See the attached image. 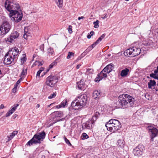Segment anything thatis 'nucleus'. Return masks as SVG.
<instances>
[{
  "mask_svg": "<svg viewBox=\"0 0 158 158\" xmlns=\"http://www.w3.org/2000/svg\"><path fill=\"white\" fill-rule=\"evenodd\" d=\"M5 6L10 12L9 16L12 21L18 23L22 20L23 15L19 4L12 0H6Z\"/></svg>",
  "mask_w": 158,
  "mask_h": 158,
  "instance_id": "f257e3e1",
  "label": "nucleus"
},
{
  "mask_svg": "<svg viewBox=\"0 0 158 158\" xmlns=\"http://www.w3.org/2000/svg\"><path fill=\"white\" fill-rule=\"evenodd\" d=\"M118 100L116 103L117 108H126L133 106L135 99L132 97L127 94L120 95Z\"/></svg>",
  "mask_w": 158,
  "mask_h": 158,
  "instance_id": "f03ea898",
  "label": "nucleus"
},
{
  "mask_svg": "<svg viewBox=\"0 0 158 158\" xmlns=\"http://www.w3.org/2000/svg\"><path fill=\"white\" fill-rule=\"evenodd\" d=\"M88 98L85 94H81L77 96L71 103L73 108L78 110L85 106L87 103Z\"/></svg>",
  "mask_w": 158,
  "mask_h": 158,
  "instance_id": "7ed1b4c3",
  "label": "nucleus"
},
{
  "mask_svg": "<svg viewBox=\"0 0 158 158\" xmlns=\"http://www.w3.org/2000/svg\"><path fill=\"white\" fill-rule=\"evenodd\" d=\"M45 136L46 134L44 131L36 134L27 143L26 145L31 146L33 143H40L41 141H43L44 139Z\"/></svg>",
  "mask_w": 158,
  "mask_h": 158,
  "instance_id": "20e7f679",
  "label": "nucleus"
},
{
  "mask_svg": "<svg viewBox=\"0 0 158 158\" xmlns=\"http://www.w3.org/2000/svg\"><path fill=\"white\" fill-rule=\"evenodd\" d=\"M10 28V24L9 23L7 20L6 19H3L0 26V35L6 34L9 31Z\"/></svg>",
  "mask_w": 158,
  "mask_h": 158,
  "instance_id": "39448f33",
  "label": "nucleus"
},
{
  "mask_svg": "<svg viewBox=\"0 0 158 158\" xmlns=\"http://www.w3.org/2000/svg\"><path fill=\"white\" fill-rule=\"evenodd\" d=\"M141 50L140 48L136 47H133L126 50L124 54L125 56L134 57L139 54Z\"/></svg>",
  "mask_w": 158,
  "mask_h": 158,
  "instance_id": "423d86ee",
  "label": "nucleus"
},
{
  "mask_svg": "<svg viewBox=\"0 0 158 158\" xmlns=\"http://www.w3.org/2000/svg\"><path fill=\"white\" fill-rule=\"evenodd\" d=\"M58 76H50L46 78V84L51 87H53L58 82Z\"/></svg>",
  "mask_w": 158,
  "mask_h": 158,
  "instance_id": "0eeeda50",
  "label": "nucleus"
},
{
  "mask_svg": "<svg viewBox=\"0 0 158 158\" xmlns=\"http://www.w3.org/2000/svg\"><path fill=\"white\" fill-rule=\"evenodd\" d=\"M145 150L144 146L142 144H139L133 150V153L135 156H139L143 154V150Z\"/></svg>",
  "mask_w": 158,
  "mask_h": 158,
  "instance_id": "6e6552de",
  "label": "nucleus"
},
{
  "mask_svg": "<svg viewBox=\"0 0 158 158\" xmlns=\"http://www.w3.org/2000/svg\"><path fill=\"white\" fill-rule=\"evenodd\" d=\"M148 128L150 135L151 140L153 141L154 138L158 135V130L156 128L151 126H148Z\"/></svg>",
  "mask_w": 158,
  "mask_h": 158,
  "instance_id": "1a4fd4ad",
  "label": "nucleus"
},
{
  "mask_svg": "<svg viewBox=\"0 0 158 158\" xmlns=\"http://www.w3.org/2000/svg\"><path fill=\"white\" fill-rule=\"evenodd\" d=\"M109 123H112L111 126L113 127V132H115L121 127V123L117 120L111 119L109 120Z\"/></svg>",
  "mask_w": 158,
  "mask_h": 158,
  "instance_id": "9d476101",
  "label": "nucleus"
},
{
  "mask_svg": "<svg viewBox=\"0 0 158 158\" xmlns=\"http://www.w3.org/2000/svg\"><path fill=\"white\" fill-rule=\"evenodd\" d=\"M107 73L103 69L98 74L97 77L94 80V81L95 82H98L103 78L106 77Z\"/></svg>",
  "mask_w": 158,
  "mask_h": 158,
  "instance_id": "9b49d317",
  "label": "nucleus"
},
{
  "mask_svg": "<svg viewBox=\"0 0 158 158\" xmlns=\"http://www.w3.org/2000/svg\"><path fill=\"white\" fill-rule=\"evenodd\" d=\"M19 34L16 31H14L11 34L10 36L7 38L6 41L11 42L15 39H17L19 36Z\"/></svg>",
  "mask_w": 158,
  "mask_h": 158,
  "instance_id": "f8f14e48",
  "label": "nucleus"
},
{
  "mask_svg": "<svg viewBox=\"0 0 158 158\" xmlns=\"http://www.w3.org/2000/svg\"><path fill=\"white\" fill-rule=\"evenodd\" d=\"M14 60L12 56L6 54L5 57L4 62L6 63V64L9 65Z\"/></svg>",
  "mask_w": 158,
  "mask_h": 158,
  "instance_id": "ddd939ff",
  "label": "nucleus"
},
{
  "mask_svg": "<svg viewBox=\"0 0 158 158\" xmlns=\"http://www.w3.org/2000/svg\"><path fill=\"white\" fill-rule=\"evenodd\" d=\"M100 114L98 112H96L94 115L93 116L91 119L90 120V122L91 127H92V125H94L95 122L96 121L97 119L99 117Z\"/></svg>",
  "mask_w": 158,
  "mask_h": 158,
  "instance_id": "4468645a",
  "label": "nucleus"
},
{
  "mask_svg": "<svg viewBox=\"0 0 158 158\" xmlns=\"http://www.w3.org/2000/svg\"><path fill=\"white\" fill-rule=\"evenodd\" d=\"M114 69V65L112 64H110L107 65L103 69L108 74L109 73L111 72Z\"/></svg>",
  "mask_w": 158,
  "mask_h": 158,
  "instance_id": "2eb2a0df",
  "label": "nucleus"
},
{
  "mask_svg": "<svg viewBox=\"0 0 158 158\" xmlns=\"http://www.w3.org/2000/svg\"><path fill=\"white\" fill-rule=\"evenodd\" d=\"M18 106V104H16V105H14V107L6 113V117H8L14 111H15L17 107Z\"/></svg>",
  "mask_w": 158,
  "mask_h": 158,
  "instance_id": "dca6fc26",
  "label": "nucleus"
},
{
  "mask_svg": "<svg viewBox=\"0 0 158 158\" xmlns=\"http://www.w3.org/2000/svg\"><path fill=\"white\" fill-rule=\"evenodd\" d=\"M154 73L150 74V76L158 80V66H157L156 69L154 70Z\"/></svg>",
  "mask_w": 158,
  "mask_h": 158,
  "instance_id": "f3484780",
  "label": "nucleus"
},
{
  "mask_svg": "<svg viewBox=\"0 0 158 158\" xmlns=\"http://www.w3.org/2000/svg\"><path fill=\"white\" fill-rule=\"evenodd\" d=\"M78 88L79 89L83 90L84 89L85 85L83 81L81 80V81L77 83Z\"/></svg>",
  "mask_w": 158,
  "mask_h": 158,
  "instance_id": "a211bd4d",
  "label": "nucleus"
},
{
  "mask_svg": "<svg viewBox=\"0 0 158 158\" xmlns=\"http://www.w3.org/2000/svg\"><path fill=\"white\" fill-rule=\"evenodd\" d=\"M129 72V70L128 69L125 68L121 71L120 75L122 77H125L127 75Z\"/></svg>",
  "mask_w": 158,
  "mask_h": 158,
  "instance_id": "6ab92c4d",
  "label": "nucleus"
},
{
  "mask_svg": "<svg viewBox=\"0 0 158 158\" xmlns=\"http://www.w3.org/2000/svg\"><path fill=\"white\" fill-rule=\"evenodd\" d=\"M93 97L95 99L99 98L101 96V92L100 90H95L93 93Z\"/></svg>",
  "mask_w": 158,
  "mask_h": 158,
  "instance_id": "aec40b11",
  "label": "nucleus"
},
{
  "mask_svg": "<svg viewBox=\"0 0 158 158\" xmlns=\"http://www.w3.org/2000/svg\"><path fill=\"white\" fill-rule=\"evenodd\" d=\"M112 123H109V121L106 124V127L107 130L111 132H113V127L111 126Z\"/></svg>",
  "mask_w": 158,
  "mask_h": 158,
  "instance_id": "412c9836",
  "label": "nucleus"
},
{
  "mask_svg": "<svg viewBox=\"0 0 158 158\" xmlns=\"http://www.w3.org/2000/svg\"><path fill=\"white\" fill-rule=\"evenodd\" d=\"M6 54L8 55L12 56L13 58H14V59H15L17 56V53L15 52H14L12 50L9 51Z\"/></svg>",
  "mask_w": 158,
  "mask_h": 158,
  "instance_id": "4be33fe9",
  "label": "nucleus"
},
{
  "mask_svg": "<svg viewBox=\"0 0 158 158\" xmlns=\"http://www.w3.org/2000/svg\"><path fill=\"white\" fill-rule=\"evenodd\" d=\"M156 85V82L154 80H150L149 82L148 83V88L149 89H152V87Z\"/></svg>",
  "mask_w": 158,
  "mask_h": 158,
  "instance_id": "5701e85b",
  "label": "nucleus"
},
{
  "mask_svg": "<svg viewBox=\"0 0 158 158\" xmlns=\"http://www.w3.org/2000/svg\"><path fill=\"white\" fill-rule=\"evenodd\" d=\"M90 126L91 127L90 122L89 121L88 122L83 124L82 125V128L83 129H89Z\"/></svg>",
  "mask_w": 158,
  "mask_h": 158,
  "instance_id": "b1692460",
  "label": "nucleus"
},
{
  "mask_svg": "<svg viewBox=\"0 0 158 158\" xmlns=\"http://www.w3.org/2000/svg\"><path fill=\"white\" fill-rule=\"evenodd\" d=\"M53 114L54 115H55L56 117H61L63 115V112L60 111L54 112L53 113Z\"/></svg>",
  "mask_w": 158,
  "mask_h": 158,
  "instance_id": "393cba45",
  "label": "nucleus"
},
{
  "mask_svg": "<svg viewBox=\"0 0 158 158\" xmlns=\"http://www.w3.org/2000/svg\"><path fill=\"white\" fill-rule=\"evenodd\" d=\"M57 6L59 8H61L63 6V0H54Z\"/></svg>",
  "mask_w": 158,
  "mask_h": 158,
  "instance_id": "a878e982",
  "label": "nucleus"
},
{
  "mask_svg": "<svg viewBox=\"0 0 158 158\" xmlns=\"http://www.w3.org/2000/svg\"><path fill=\"white\" fill-rule=\"evenodd\" d=\"M54 53V51L52 48H49L47 50L48 55L49 56L52 55V54Z\"/></svg>",
  "mask_w": 158,
  "mask_h": 158,
  "instance_id": "bb28decb",
  "label": "nucleus"
},
{
  "mask_svg": "<svg viewBox=\"0 0 158 158\" xmlns=\"http://www.w3.org/2000/svg\"><path fill=\"white\" fill-rule=\"evenodd\" d=\"M27 68H26L25 69L24 68H23V69L21 73V76H23L26 75L27 73Z\"/></svg>",
  "mask_w": 158,
  "mask_h": 158,
  "instance_id": "cd10ccee",
  "label": "nucleus"
},
{
  "mask_svg": "<svg viewBox=\"0 0 158 158\" xmlns=\"http://www.w3.org/2000/svg\"><path fill=\"white\" fill-rule=\"evenodd\" d=\"M74 55V53L73 52H69L68 53V55L67 56V58L68 59H70L71 56H73Z\"/></svg>",
  "mask_w": 158,
  "mask_h": 158,
  "instance_id": "c85d7f7f",
  "label": "nucleus"
},
{
  "mask_svg": "<svg viewBox=\"0 0 158 158\" xmlns=\"http://www.w3.org/2000/svg\"><path fill=\"white\" fill-rule=\"evenodd\" d=\"M43 64L41 62L38 61H35V63L32 65V66H34V65H38V66L42 65Z\"/></svg>",
  "mask_w": 158,
  "mask_h": 158,
  "instance_id": "c756f323",
  "label": "nucleus"
},
{
  "mask_svg": "<svg viewBox=\"0 0 158 158\" xmlns=\"http://www.w3.org/2000/svg\"><path fill=\"white\" fill-rule=\"evenodd\" d=\"M49 87H50L48 85H47V84L44 85L43 89V91L44 92H47L48 91V88Z\"/></svg>",
  "mask_w": 158,
  "mask_h": 158,
  "instance_id": "7c9ffc66",
  "label": "nucleus"
},
{
  "mask_svg": "<svg viewBox=\"0 0 158 158\" xmlns=\"http://www.w3.org/2000/svg\"><path fill=\"white\" fill-rule=\"evenodd\" d=\"M99 21L98 20H97L96 21L94 22L93 24L94 25V27L95 28H98L99 27Z\"/></svg>",
  "mask_w": 158,
  "mask_h": 158,
  "instance_id": "2f4dec72",
  "label": "nucleus"
},
{
  "mask_svg": "<svg viewBox=\"0 0 158 158\" xmlns=\"http://www.w3.org/2000/svg\"><path fill=\"white\" fill-rule=\"evenodd\" d=\"M106 35L105 34H102L97 40V41L99 43L102 40L105 36Z\"/></svg>",
  "mask_w": 158,
  "mask_h": 158,
  "instance_id": "473e14b6",
  "label": "nucleus"
},
{
  "mask_svg": "<svg viewBox=\"0 0 158 158\" xmlns=\"http://www.w3.org/2000/svg\"><path fill=\"white\" fill-rule=\"evenodd\" d=\"M18 133V131H13L11 134V135H10V137H9L11 139L13 138V137Z\"/></svg>",
  "mask_w": 158,
  "mask_h": 158,
  "instance_id": "72a5a7b5",
  "label": "nucleus"
},
{
  "mask_svg": "<svg viewBox=\"0 0 158 158\" xmlns=\"http://www.w3.org/2000/svg\"><path fill=\"white\" fill-rule=\"evenodd\" d=\"M56 95V93H54L52 94H51L48 97V98L49 99L55 98Z\"/></svg>",
  "mask_w": 158,
  "mask_h": 158,
  "instance_id": "f704fd0d",
  "label": "nucleus"
},
{
  "mask_svg": "<svg viewBox=\"0 0 158 158\" xmlns=\"http://www.w3.org/2000/svg\"><path fill=\"white\" fill-rule=\"evenodd\" d=\"M57 64V62L55 61L51 63L49 66V69L52 68L54 65H56Z\"/></svg>",
  "mask_w": 158,
  "mask_h": 158,
  "instance_id": "c9c22d12",
  "label": "nucleus"
},
{
  "mask_svg": "<svg viewBox=\"0 0 158 158\" xmlns=\"http://www.w3.org/2000/svg\"><path fill=\"white\" fill-rule=\"evenodd\" d=\"M64 140H65V143L67 144H68V145H69V146L72 145H71V143H70V142L69 140L66 137H64Z\"/></svg>",
  "mask_w": 158,
  "mask_h": 158,
  "instance_id": "e433bc0d",
  "label": "nucleus"
},
{
  "mask_svg": "<svg viewBox=\"0 0 158 158\" xmlns=\"http://www.w3.org/2000/svg\"><path fill=\"white\" fill-rule=\"evenodd\" d=\"M123 142H122V140L120 139H119L118 140L117 143L118 145L119 146H122L123 145Z\"/></svg>",
  "mask_w": 158,
  "mask_h": 158,
  "instance_id": "4c0bfd02",
  "label": "nucleus"
},
{
  "mask_svg": "<svg viewBox=\"0 0 158 158\" xmlns=\"http://www.w3.org/2000/svg\"><path fill=\"white\" fill-rule=\"evenodd\" d=\"M67 103V101L66 100H65L63 101L61 104V106H62V107H64V106L66 105Z\"/></svg>",
  "mask_w": 158,
  "mask_h": 158,
  "instance_id": "58836bf2",
  "label": "nucleus"
},
{
  "mask_svg": "<svg viewBox=\"0 0 158 158\" xmlns=\"http://www.w3.org/2000/svg\"><path fill=\"white\" fill-rule=\"evenodd\" d=\"M82 136L84 139H87L89 138V136L85 133H84L82 134Z\"/></svg>",
  "mask_w": 158,
  "mask_h": 158,
  "instance_id": "ea45409f",
  "label": "nucleus"
},
{
  "mask_svg": "<svg viewBox=\"0 0 158 158\" xmlns=\"http://www.w3.org/2000/svg\"><path fill=\"white\" fill-rule=\"evenodd\" d=\"M72 28V27L71 25L69 26L68 27V31L69 33L70 34H71L73 32Z\"/></svg>",
  "mask_w": 158,
  "mask_h": 158,
  "instance_id": "a19ab883",
  "label": "nucleus"
},
{
  "mask_svg": "<svg viewBox=\"0 0 158 158\" xmlns=\"http://www.w3.org/2000/svg\"><path fill=\"white\" fill-rule=\"evenodd\" d=\"M99 43L97 41V40L96 41H95V42H94L91 46L92 47V48H94L97 44H98Z\"/></svg>",
  "mask_w": 158,
  "mask_h": 158,
  "instance_id": "79ce46f5",
  "label": "nucleus"
},
{
  "mask_svg": "<svg viewBox=\"0 0 158 158\" xmlns=\"http://www.w3.org/2000/svg\"><path fill=\"white\" fill-rule=\"evenodd\" d=\"M93 72V70L91 69H88L87 70L86 72L89 73H92Z\"/></svg>",
  "mask_w": 158,
  "mask_h": 158,
  "instance_id": "37998d69",
  "label": "nucleus"
},
{
  "mask_svg": "<svg viewBox=\"0 0 158 158\" xmlns=\"http://www.w3.org/2000/svg\"><path fill=\"white\" fill-rule=\"evenodd\" d=\"M21 63L23 64L24 62L26 61V58L25 57H23L21 59Z\"/></svg>",
  "mask_w": 158,
  "mask_h": 158,
  "instance_id": "c03bdc74",
  "label": "nucleus"
},
{
  "mask_svg": "<svg viewBox=\"0 0 158 158\" xmlns=\"http://www.w3.org/2000/svg\"><path fill=\"white\" fill-rule=\"evenodd\" d=\"M21 78L15 84V87H16L17 88V87L18 86V85L21 82Z\"/></svg>",
  "mask_w": 158,
  "mask_h": 158,
  "instance_id": "a18cd8bd",
  "label": "nucleus"
},
{
  "mask_svg": "<svg viewBox=\"0 0 158 158\" xmlns=\"http://www.w3.org/2000/svg\"><path fill=\"white\" fill-rule=\"evenodd\" d=\"M42 71V70H40L37 72L36 74V77L38 76L40 77V74Z\"/></svg>",
  "mask_w": 158,
  "mask_h": 158,
  "instance_id": "49530a36",
  "label": "nucleus"
},
{
  "mask_svg": "<svg viewBox=\"0 0 158 158\" xmlns=\"http://www.w3.org/2000/svg\"><path fill=\"white\" fill-rule=\"evenodd\" d=\"M40 49L42 51H43L44 50V44H42L40 46Z\"/></svg>",
  "mask_w": 158,
  "mask_h": 158,
  "instance_id": "de8ad7c7",
  "label": "nucleus"
},
{
  "mask_svg": "<svg viewBox=\"0 0 158 158\" xmlns=\"http://www.w3.org/2000/svg\"><path fill=\"white\" fill-rule=\"evenodd\" d=\"M17 87L14 86L12 90V92L13 93H15L16 92Z\"/></svg>",
  "mask_w": 158,
  "mask_h": 158,
  "instance_id": "09e8293b",
  "label": "nucleus"
},
{
  "mask_svg": "<svg viewBox=\"0 0 158 158\" xmlns=\"http://www.w3.org/2000/svg\"><path fill=\"white\" fill-rule=\"evenodd\" d=\"M13 51L14 52H16V53H17V54H18V53L19 52V50L18 49V48H15L13 50Z\"/></svg>",
  "mask_w": 158,
  "mask_h": 158,
  "instance_id": "8fccbe9b",
  "label": "nucleus"
},
{
  "mask_svg": "<svg viewBox=\"0 0 158 158\" xmlns=\"http://www.w3.org/2000/svg\"><path fill=\"white\" fill-rule=\"evenodd\" d=\"M24 32L25 33L23 35V37L25 39H26V38L27 37V36H28V35L27 34V33H26V31H24Z\"/></svg>",
  "mask_w": 158,
  "mask_h": 158,
  "instance_id": "3c124183",
  "label": "nucleus"
},
{
  "mask_svg": "<svg viewBox=\"0 0 158 158\" xmlns=\"http://www.w3.org/2000/svg\"><path fill=\"white\" fill-rule=\"evenodd\" d=\"M92 47H91V46H89L88 47V48L87 49V50L88 51H90V50H91L92 49Z\"/></svg>",
  "mask_w": 158,
  "mask_h": 158,
  "instance_id": "603ef678",
  "label": "nucleus"
},
{
  "mask_svg": "<svg viewBox=\"0 0 158 158\" xmlns=\"http://www.w3.org/2000/svg\"><path fill=\"white\" fill-rule=\"evenodd\" d=\"M61 107H62V106H61V104L57 105L56 106V108H60Z\"/></svg>",
  "mask_w": 158,
  "mask_h": 158,
  "instance_id": "864d4df0",
  "label": "nucleus"
},
{
  "mask_svg": "<svg viewBox=\"0 0 158 158\" xmlns=\"http://www.w3.org/2000/svg\"><path fill=\"white\" fill-rule=\"evenodd\" d=\"M4 108V106L3 104H1L0 106V109H2Z\"/></svg>",
  "mask_w": 158,
  "mask_h": 158,
  "instance_id": "5fc2aeb1",
  "label": "nucleus"
},
{
  "mask_svg": "<svg viewBox=\"0 0 158 158\" xmlns=\"http://www.w3.org/2000/svg\"><path fill=\"white\" fill-rule=\"evenodd\" d=\"M84 17L83 16L79 17L78 18V19L80 20L81 19H84Z\"/></svg>",
  "mask_w": 158,
  "mask_h": 158,
  "instance_id": "6e6d98bb",
  "label": "nucleus"
},
{
  "mask_svg": "<svg viewBox=\"0 0 158 158\" xmlns=\"http://www.w3.org/2000/svg\"><path fill=\"white\" fill-rule=\"evenodd\" d=\"M82 58V57L81 56H79L78 57V58L77 59V60L78 61L80 60L81 58Z\"/></svg>",
  "mask_w": 158,
  "mask_h": 158,
  "instance_id": "4d7b16f0",
  "label": "nucleus"
},
{
  "mask_svg": "<svg viewBox=\"0 0 158 158\" xmlns=\"http://www.w3.org/2000/svg\"><path fill=\"white\" fill-rule=\"evenodd\" d=\"M94 31H91L90 33V34L91 35V36H92L93 34H94Z\"/></svg>",
  "mask_w": 158,
  "mask_h": 158,
  "instance_id": "13d9d810",
  "label": "nucleus"
},
{
  "mask_svg": "<svg viewBox=\"0 0 158 158\" xmlns=\"http://www.w3.org/2000/svg\"><path fill=\"white\" fill-rule=\"evenodd\" d=\"M91 36V35L90 34L88 35H87V37L88 39H90Z\"/></svg>",
  "mask_w": 158,
  "mask_h": 158,
  "instance_id": "bf43d9fd",
  "label": "nucleus"
},
{
  "mask_svg": "<svg viewBox=\"0 0 158 158\" xmlns=\"http://www.w3.org/2000/svg\"><path fill=\"white\" fill-rule=\"evenodd\" d=\"M81 65L78 64L76 66V68L78 69L79 68L80 66H81Z\"/></svg>",
  "mask_w": 158,
  "mask_h": 158,
  "instance_id": "052dcab7",
  "label": "nucleus"
},
{
  "mask_svg": "<svg viewBox=\"0 0 158 158\" xmlns=\"http://www.w3.org/2000/svg\"><path fill=\"white\" fill-rule=\"evenodd\" d=\"M107 17V16H106V14L104 16L102 17V18L103 19H104L106 18Z\"/></svg>",
  "mask_w": 158,
  "mask_h": 158,
  "instance_id": "680f3d73",
  "label": "nucleus"
},
{
  "mask_svg": "<svg viewBox=\"0 0 158 158\" xmlns=\"http://www.w3.org/2000/svg\"><path fill=\"white\" fill-rule=\"evenodd\" d=\"M53 104H54V103H51V104H50L49 105H48V107H50V106H51Z\"/></svg>",
  "mask_w": 158,
  "mask_h": 158,
  "instance_id": "e2e57ef3",
  "label": "nucleus"
},
{
  "mask_svg": "<svg viewBox=\"0 0 158 158\" xmlns=\"http://www.w3.org/2000/svg\"><path fill=\"white\" fill-rule=\"evenodd\" d=\"M17 115H16V114H15L13 116V118H15L17 116Z\"/></svg>",
  "mask_w": 158,
  "mask_h": 158,
  "instance_id": "0e129e2a",
  "label": "nucleus"
},
{
  "mask_svg": "<svg viewBox=\"0 0 158 158\" xmlns=\"http://www.w3.org/2000/svg\"><path fill=\"white\" fill-rule=\"evenodd\" d=\"M40 106V105L39 104H38L37 105L36 107L37 108H39V107Z\"/></svg>",
  "mask_w": 158,
  "mask_h": 158,
  "instance_id": "69168bd1",
  "label": "nucleus"
},
{
  "mask_svg": "<svg viewBox=\"0 0 158 158\" xmlns=\"http://www.w3.org/2000/svg\"><path fill=\"white\" fill-rule=\"evenodd\" d=\"M44 68L43 67H42L41 68L40 70H42V71H43L44 70Z\"/></svg>",
  "mask_w": 158,
  "mask_h": 158,
  "instance_id": "338daca9",
  "label": "nucleus"
},
{
  "mask_svg": "<svg viewBox=\"0 0 158 158\" xmlns=\"http://www.w3.org/2000/svg\"><path fill=\"white\" fill-rule=\"evenodd\" d=\"M153 89H155V90H156V91H157L158 90L157 89H156L155 88H154Z\"/></svg>",
  "mask_w": 158,
  "mask_h": 158,
  "instance_id": "774afa93",
  "label": "nucleus"
}]
</instances>
